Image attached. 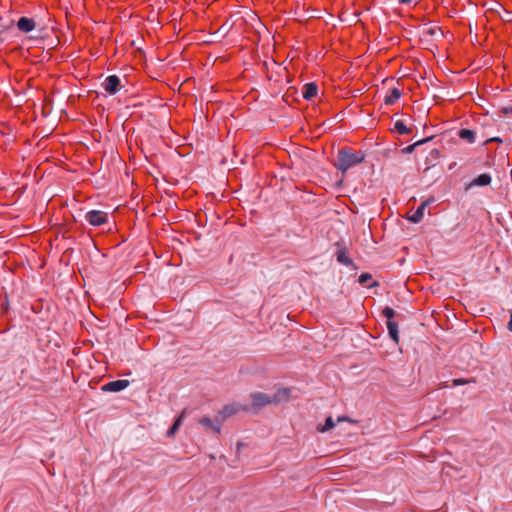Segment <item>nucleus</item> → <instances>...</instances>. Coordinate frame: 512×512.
Returning <instances> with one entry per match:
<instances>
[{"label": "nucleus", "instance_id": "obj_1", "mask_svg": "<svg viewBox=\"0 0 512 512\" xmlns=\"http://www.w3.org/2000/svg\"><path fill=\"white\" fill-rule=\"evenodd\" d=\"M364 159L365 155L361 151L357 152L344 148L338 152L335 167L345 173L349 168L362 163Z\"/></svg>", "mask_w": 512, "mask_h": 512}, {"label": "nucleus", "instance_id": "obj_2", "mask_svg": "<svg viewBox=\"0 0 512 512\" xmlns=\"http://www.w3.org/2000/svg\"><path fill=\"white\" fill-rule=\"evenodd\" d=\"M86 220L92 226H101L105 224L108 220V215L106 212L100 210H91L86 214Z\"/></svg>", "mask_w": 512, "mask_h": 512}, {"label": "nucleus", "instance_id": "obj_3", "mask_svg": "<svg viewBox=\"0 0 512 512\" xmlns=\"http://www.w3.org/2000/svg\"><path fill=\"white\" fill-rule=\"evenodd\" d=\"M249 408L246 406H242L238 403H232L225 405L220 411L219 415L221 416V422H223L226 418L231 417L232 415L238 413L239 411H248Z\"/></svg>", "mask_w": 512, "mask_h": 512}, {"label": "nucleus", "instance_id": "obj_4", "mask_svg": "<svg viewBox=\"0 0 512 512\" xmlns=\"http://www.w3.org/2000/svg\"><path fill=\"white\" fill-rule=\"evenodd\" d=\"M120 83V78L117 75H110L105 79L103 87L108 94L114 95L119 91Z\"/></svg>", "mask_w": 512, "mask_h": 512}, {"label": "nucleus", "instance_id": "obj_5", "mask_svg": "<svg viewBox=\"0 0 512 512\" xmlns=\"http://www.w3.org/2000/svg\"><path fill=\"white\" fill-rule=\"evenodd\" d=\"M130 382L126 379H120L115 381H110L102 386V391L104 392H119L124 390L129 386Z\"/></svg>", "mask_w": 512, "mask_h": 512}, {"label": "nucleus", "instance_id": "obj_6", "mask_svg": "<svg viewBox=\"0 0 512 512\" xmlns=\"http://www.w3.org/2000/svg\"><path fill=\"white\" fill-rule=\"evenodd\" d=\"M250 397L252 399V406L254 408L264 407L274 401L271 397L261 392L252 393Z\"/></svg>", "mask_w": 512, "mask_h": 512}, {"label": "nucleus", "instance_id": "obj_7", "mask_svg": "<svg viewBox=\"0 0 512 512\" xmlns=\"http://www.w3.org/2000/svg\"><path fill=\"white\" fill-rule=\"evenodd\" d=\"M199 424L202 425L206 430H211L217 435L221 433V423H214L209 417L204 416L199 419Z\"/></svg>", "mask_w": 512, "mask_h": 512}, {"label": "nucleus", "instance_id": "obj_8", "mask_svg": "<svg viewBox=\"0 0 512 512\" xmlns=\"http://www.w3.org/2000/svg\"><path fill=\"white\" fill-rule=\"evenodd\" d=\"M36 26L35 21L32 18L21 17L17 22V27L21 32L28 33L32 31Z\"/></svg>", "mask_w": 512, "mask_h": 512}, {"label": "nucleus", "instance_id": "obj_9", "mask_svg": "<svg viewBox=\"0 0 512 512\" xmlns=\"http://www.w3.org/2000/svg\"><path fill=\"white\" fill-rule=\"evenodd\" d=\"M318 86L314 82L307 83L303 86L302 95L306 100H311L317 96Z\"/></svg>", "mask_w": 512, "mask_h": 512}, {"label": "nucleus", "instance_id": "obj_10", "mask_svg": "<svg viewBox=\"0 0 512 512\" xmlns=\"http://www.w3.org/2000/svg\"><path fill=\"white\" fill-rule=\"evenodd\" d=\"M401 95L402 92L400 89L394 87L390 90V93L386 95L384 102L386 105H393L400 99Z\"/></svg>", "mask_w": 512, "mask_h": 512}, {"label": "nucleus", "instance_id": "obj_11", "mask_svg": "<svg viewBox=\"0 0 512 512\" xmlns=\"http://www.w3.org/2000/svg\"><path fill=\"white\" fill-rule=\"evenodd\" d=\"M386 325H387V329L389 332V336L395 343H398L399 342L398 324L395 321L391 320V321H387Z\"/></svg>", "mask_w": 512, "mask_h": 512}, {"label": "nucleus", "instance_id": "obj_12", "mask_svg": "<svg viewBox=\"0 0 512 512\" xmlns=\"http://www.w3.org/2000/svg\"><path fill=\"white\" fill-rule=\"evenodd\" d=\"M337 261L343 265L349 266L351 265L352 259L348 257L347 251L345 248H340L336 253Z\"/></svg>", "mask_w": 512, "mask_h": 512}, {"label": "nucleus", "instance_id": "obj_13", "mask_svg": "<svg viewBox=\"0 0 512 512\" xmlns=\"http://www.w3.org/2000/svg\"><path fill=\"white\" fill-rule=\"evenodd\" d=\"M185 414H186V409H184L181 412V414L176 418V420L174 421L173 425L170 427V429L167 432V435L169 437L173 436L175 434V432L179 429V427L182 424V421H183V419L185 417Z\"/></svg>", "mask_w": 512, "mask_h": 512}, {"label": "nucleus", "instance_id": "obj_14", "mask_svg": "<svg viewBox=\"0 0 512 512\" xmlns=\"http://www.w3.org/2000/svg\"><path fill=\"white\" fill-rule=\"evenodd\" d=\"M491 183V176L487 173L479 175L472 181V185L487 186Z\"/></svg>", "mask_w": 512, "mask_h": 512}, {"label": "nucleus", "instance_id": "obj_15", "mask_svg": "<svg viewBox=\"0 0 512 512\" xmlns=\"http://www.w3.org/2000/svg\"><path fill=\"white\" fill-rule=\"evenodd\" d=\"M427 203L423 202L420 204V206L417 208V210L413 213V215L410 217V220L413 223H418L421 221L424 215V210L426 208Z\"/></svg>", "mask_w": 512, "mask_h": 512}, {"label": "nucleus", "instance_id": "obj_16", "mask_svg": "<svg viewBox=\"0 0 512 512\" xmlns=\"http://www.w3.org/2000/svg\"><path fill=\"white\" fill-rule=\"evenodd\" d=\"M394 129L397 131L400 135H408L412 133V128H409L405 125V123L402 120H397L394 124Z\"/></svg>", "mask_w": 512, "mask_h": 512}, {"label": "nucleus", "instance_id": "obj_17", "mask_svg": "<svg viewBox=\"0 0 512 512\" xmlns=\"http://www.w3.org/2000/svg\"><path fill=\"white\" fill-rule=\"evenodd\" d=\"M459 137L469 143H473L475 141V132L470 129H460L458 133Z\"/></svg>", "mask_w": 512, "mask_h": 512}, {"label": "nucleus", "instance_id": "obj_18", "mask_svg": "<svg viewBox=\"0 0 512 512\" xmlns=\"http://www.w3.org/2000/svg\"><path fill=\"white\" fill-rule=\"evenodd\" d=\"M371 280H372V276L369 273H363L359 277V283L362 284V285H365L367 287H372V286L377 285L376 282H373V283L369 284V282Z\"/></svg>", "mask_w": 512, "mask_h": 512}, {"label": "nucleus", "instance_id": "obj_19", "mask_svg": "<svg viewBox=\"0 0 512 512\" xmlns=\"http://www.w3.org/2000/svg\"><path fill=\"white\" fill-rule=\"evenodd\" d=\"M335 422L333 421L332 417H327L324 426L321 428H318L320 432H326L328 430H331L335 427Z\"/></svg>", "mask_w": 512, "mask_h": 512}, {"label": "nucleus", "instance_id": "obj_20", "mask_svg": "<svg viewBox=\"0 0 512 512\" xmlns=\"http://www.w3.org/2000/svg\"><path fill=\"white\" fill-rule=\"evenodd\" d=\"M382 314L387 318V321H391L396 313L391 307H385L382 311Z\"/></svg>", "mask_w": 512, "mask_h": 512}, {"label": "nucleus", "instance_id": "obj_21", "mask_svg": "<svg viewBox=\"0 0 512 512\" xmlns=\"http://www.w3.org/2000/svg\"><path fill=\"white\" fill-rule=\"evenodd\" d=\"M426 141H428V139L417 141V142H415L414 144H411V145H409V146L405 147V148L403 149V152H404V153H412V152L414 151V149H415V147H416V146H418V145H420V144H422V143H424V142H426Z\"/></svg>", "mask_w": 512, "mask_h": 512}, {"label": "nucleus", "instance_id": "obj_22", "mask_svg": "<svg viewBox=\"0 0 512 512\" xmlns=\"http://www.w3.org/2000/svg\"><path fill=\"white\" fill-rule=\"evenodd\" d=\"M475 382L474 379H464V378H458L453 380V386H459L464 384H469Z\"/></svg>", "mask_w": 512, "mask_h": 512}, {"label": "nucleus", "instance_id": "obj_23", "mask_svg": "<svg viewBox=\"0 0 512 512\" xmlns=\"http://www.w3.org/2000/svg\"><path fill=\"white\" fill-rule=\"evenodd\" d=\"M500 113L504 116L512 117V107H503Z\"/></svg>", "mask_w": 512, "mask_h": 512}, {"label": "nucleus", "instance_id": "obj_24", "mask_svg": "<svg viewBox=\"0 0 512 512\" xmlns=\"http://www.w3.org/2000/svg\"><path fill=\"white\" fill-rule=\"evenodd\" d=\"M491 142L502 143V139L499 138V137H493V138H490V139L486 140L485 144H488V143H491Z\"/></svg>", "mask_w": 512, "mask_h": 512}, {"label": "nucleus", "instance_id": "obj_25", "mask_svg": "<svg viewBox=\"0 0 512 512\" xmlns=\"http://www.w3.org/2000/svg\"><path fill=\"white\" fill-rule=\"evenodd\" d=\"M508 329L512 332V309L510 313V320L508 322Z\"/></svg>", "mask_w": 512, "mask_h": 512}, {"label": "nucleus", "instance_id": "obj_26", "mask_svg": "<svg viewBox=\"0 0 512 512\" xmlns=\"http://www.w3.org/2000/svg\"><path fill=\"white\" fill-rule=\"evenodd\" d=\"M400 4H410L412 2V0H398Z\"/></svg>", "mask_w": 512, "mask_h": 512}, {"label": "nucleus", "instance_id": "obj_27", "mask_svg": "<svg viewBox=\"0 0 512 512\" xmlns=\"http://www.w3.org/2000/svg\"><path fill=\"white\" fill-rule=\"evenodd\" d=\"M345 419H346L345 417H339V418H338V421H343V420H345Z\"/></svg>", "mask_w": 512, "mask_h": 512}, {"label": "nucleus", "instance_id": "obj_28", "mask_svg": "<svg viewBox=\"0 0 512 512\" xmlns=\"http://www.w3.org/2000/svg\"><path fill=\"white\" fill-rule=\"evenodd\" d=\"M510 174H511V177H512V169H511V171H510Z\"/></svg>", "mask_w": 512, "mask_h": 512}]
</instances>
